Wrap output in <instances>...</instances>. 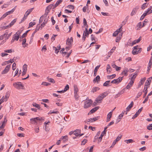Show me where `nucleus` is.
Returning <instances> with one entry per match:
<instances>
[{
    "instance_id": "11",
    "label": "nucleus",
    "mask_w": 152,
    "mask_h": 152,
    "mask_svg": "<svg viewBox=\"0 0 152 152\" xmlns=\"http://www.w3.org/2000/svg\"><path fill=\"white\" fill-rule=\"evenodd\" d=\"M133 80H130V82L128 83V84L126 87V89H129L132 86L134 83Z\"/></svg>"
},
{
    "instance_id": "27",
    "label": "nucleus",
    "mask_w": 152,
    "mask_h": 152,
    "mask_svg": "<svg viewBox=\"0 0 152 152\" xmlns=\"http://www.w3.org/2000/svg\"><path fill=\"white\" fill-rule=\"evenodd\" d=\"M61 138L63 139L64 142H65L68 140V137L67 135L62 137Z\"/></svg>"
},
{
    "instance_id": "7",
    "label": "nucleus",
    "mask_w": 152,
    "mask_h": 152,
    "mask_svg": "<svg viewBox=\"0 0 152 152\" xmlns=\"http://www.w3.org/2000/svg\"><path fill=\"white\" fill-rule=\"evenodd\" d=\"M122 136V135H120V136H118L116 139L113 141L110 148H113L116 143L121 139Z\"/></svg>"
},
{
    "instance_id": "33",
    "label": "nucleus",
    "mask_w": 152,
    "mask_h": 152,
    "mask_svg": "<svg viewBox=\"0 0 152 152\" xmlns=\"http://www.w3.org/2000/svg\"><path fill=\"white\" fill-rule=\"evenodd\" d=\"M17 19H15L12 20L11 22L10 23V26H12V25H13L14 23L16 22L17 21Z\"/></svg>"
},
{
    "instance_id": "32",
    "label": "nucleus",
    "mask_w": 152,
    "mask_h": 152,
    "mask_svg": "<svg viewBox=\"0 0 152 152\" xmlns=\"http://www.w3.org/2000/svg\"><path fill=\"white\" fill-rule=\"evenodd\" d=\"M47 79H48V81L49 82L52 83H55V81L53 79L51 78H49L48 77H47Z\"/></svg>"
},
{
    "instance_id": "1",
    "label": "nucleus",
    "mask_w": 152,
    "mask_h": 152,
    "mask_svg": "<svg viewBox=\"0 0 152 152\" xmlns=\"http://www.w3.org/2000/svg\"><path fill=\"white\" fill-rule=\"evenodd\" d=\"M138 46L137 45L133 47L132 53L133 55L137 54L138 53L140 52L142 50L141 48H138Z\"/></svg>"
},
{
    "instance_id": "15",
    "label": "nucleus",
    "mask_w": 152,
    "mask_h": 152,
    "mask_svg": "<svg viewBox=\"0 0 152 152\" xmlns=\"http://www.w3.org/2000/svg\"><path fill=\"white\" fill-rule=\"evenodd\" d=\"M138 9V8L137 7H136L133 9L131 13V15L132 16L133 15H135L136 14V13L137 12Z\"/></svg>"
},
{
    "instance_id": "62",
    "label": "nucleus",
    "mask_w": 152,
    "mask_h": 152,
    "mask_svg": "<svg viewBox=\"0 0 152 152\" xmlns=\"http://www.w3.org/2000/svg\"><path fill=\"white\" fill-rule=\"evenodd\" d=\"M5 126V124L2 123L1 125L0 126V130L1 129H3L4 128Z\"/></svg>"
},
{
    "instance_id": "17",
    "label": "nucleus",
    "mask_w": 152,
    "mask_h": 152,
    "mask_svg": "<svg viewBox=\"0 0 152 152\" xmlns=\"http://www.w3.org/2000/svg\"><path fill=\"white\" fill-rule=\"evenodd\" d=\"M63 1V0H58L55 5H54V7L53 8V9H54L58 6L59 4L61 3Z\"/></svg>"
},
{
    "instance_id": "21",
    "label": "nucleus",
    "mask_w": 152,
    "mask_h": 152,
    "mask_svg": "<svg viewBox=\"0 0 152 152\" xmlns=\"http://www.w3.org/2000/svg\"><path fill=\"white\" fill-rule=\"evenodd\" d=\"M104 134H106L105 133H103L102 132L98 140V143H99V142H100L102 141V137Z\"/></svg>"
},
{
    "instance_id": "57",
    "label": "nucleus",
    "mask_w": 152,
    "mask_h": 152,
    "mask_svg": "<svg viewBox=\"0 0 152 152\" xmlns=\"http://www.w3.org/2000/svg\"><path fill=\"white\" fill-rule=\"evenodd\" d=\"M16 64L15 63H14L12 64V69L13 70H14L16 69Z\"/></svg>"
},
{
    "instance_id": "59",
    "label": "nucleus",
    "mask_w": 152,
    "mask_h": 152,
    "mask_svg": "<svg viewBox=\"0 0 152 152\" xmlns=\"http://www.w3.org/2000/svg\"><path fill=\"white\" fill-rule=\"evenodd\" d=\"M146 149V147L145 146L143 147L142 148H141L139 149V150L141 151H143L144 150H145Z\"/></svg>"
},
{
    "instance_id": "49",
    "label": "nucleus",
    "mask_w": 152,
    "mask_h": 152,
    "mask_svg": "<svg viewBox=\"0 0 152 152\" xmlns=\"http://www.w3.org/2000/svg\"><path fill=\"white\" fill-rule=\"evenodd\" d=\"M125 142H126L127 143H130L132 142H134L132 139H129L128 140H125Z\"/></svg>"
},
{
    "instance_id": "54",
    "label": "nucleus",
    "mask_w": 152,
    "mask_h": 152,
    "mask_svg": "<svg viewBox=\"0 0 152 152\" xmlns=\"http://www.w3.org/2000/svg\"><path fill=\"white\" fill-rule=\"evenodd\" d=\"M89 34V33L88 32H85V31H84L83 35L86 36V37H88Z\"/></svg>"
},
{
    "instance_id": "19",
    "label": "nucleus",
    "mask_w": 152,
    "mask_h": 152,
    "mask_svg": "<svg viewBox=\"0 0 152 152\" xmlns=\"http://www.w3.org/2000/svg\"><path fill=\"white\" fill-rule=\"evenodd\" d=\"M100 65H98L95 68L94 71V76H95L96 75V72L99 69V67H100Z\"/></svg>"
},
{
    "instance_id": "14",
    "label": "nucleus",
    "mask_w": 152,
    "mask_h": 152,
    "mask_svg": "<svg viewBox=\"0 0 152 152\" xmlns=\"http://www.w3.org/2000/svg\"><path fill=\"white\" fill-rule=\"evenodd\" d=\"M41 26H40L39 24H38L36 27V28L35 31L33 32L32 34V37H34L35 34L40 29Z\"/></svg>"
},
{
    "instance_id": "29",
    "label": "nucleus",
    "mask_w": 152,
    "mask_h": 152,
    "mask_svg": "<svg viewBox=\"0 0 152 152\" xmlns=\"http://www.w3.org/2000/svg\"><path fill=\"white\" fill-rule=\"evenodd\" d=\"M108 94L107 92H104L100 94L101 96H102L103 98L105 97Z\"/></svg>"
},
{
    "instance_id": "39",
    "label": "nucleus",
    "mask_w": 152,
    "mask_h": 152,
    "mask_svg": "<svg viewBox=\"0 0 152 152\" xmlns=\"http://www.w3.org/2000/svg\"><path fill=\"white\" fill-rule=\"evenodd\" d=\"M51 84L49 83H48L46 82H43L42 83V85L45 86H49Z\"/></svg>"
},
{
    "instance_id": "10",
    "label": "nucleus",
    "mask_w": 152,
    "mask_h": 152,
    "mask_svg": "<svg viewBox=\"0 0 152 152\" xmlns=\"http://www.w3.org/2000/svg\"><path fill=\"white\" fill-rule=\"evenodd\" d=\"M146 79V78L145 77L143 78H142L141 79L140 81V82L139 84L138 85L137 88L140 87L141 85L143 84Z\"/></svg>"
},
{
    "instance_id": "9",
    "label": "nucleus",
    "mask_w": 152,
    "mask_h": 152,
    "mask_svg": "<svg viewBox=\"0 0 152 152\" xmlns=\"http://www.w3.org/2000/svg\"><path fill=\"white\" fill-rule=\"evenodd\" d=\"M134 104V103L133 101H132L130 104L127 107L126 109V114H127V112L129 111L131 109L132 107Z\"/></svg>"
},
{
    "instance_id": "40",
    "label": "nucleus",
    "mask_w": 152,
    "mask_h": 152,
    "mask_svg": "<svg viewBox=\"0 0 152 152\" xmlns=\"http://www.w3.org/2000/svg\"><path fill=\"white\" fill-rule=\"evenodd\" d=\"M54 7L53 4H50L49 5H48L46 7V8L48 9V10H50V9H51L52 8V7Z\"/></svg>"
},
{
    "instance_id": "18",
    "label": "nucleus",
    "mask_w": 152,
    "mask_h": 152,
    "mask_svg": "<svg viewBox=\"0 0 152 152\" xmlns=\"http://www.w3.org/2000/svg\"><path fill=\"white\" fill-rule=\"evenodd\" d=\"M99 108V106H97L92 109L90 111L89 113H93L97 111Z\"/></svg>"
},
{
    "instance_id": "25",
    "label": "nucleus",
    "mask_w": 152,
    "mask_h": 152,
    "mask_svg": "<svg viewBox=\"0 0 152 152\" xmlns=\"http://www.w3.org/2000/svg\"><path fill=\"white\" fill-rule=\"evenodd\" d=\"M103 98L102 97L101 95H99L97 99L95 100V101L97 103L99 101H102Z\"/></svg>"
},
{
    "instance_id": "46",
    "label": "nucleus",
    "mask_w": 152,
    "mask_h": 152,
    "mask_svg": "<svg viewBox=\"0 0 152 152\" xmlns=\"http://www.w3.org/2000/svg\"><path fill=\"white\" fill-rule=\"evenodd\" d=\"M15 58V57L12 59H11L10 60H9L8 61H6V62H7L8 64L9 63H12L14 61V59Z\"/></svg>"
},
{
    "instance_id": "24",
    "label": "nucleus",
    "mask_w": 152,
    "mask_h": 152,
    "mask_svg": "<svg viewBox=\"0 0 152 152\" xmlns=\"http://www.w3.org/2000/svg\"><path fill=\"white\" fill-rule=\"evenodd\" d=\"M100 76L99 75H97L95 78H94L93 81L98 83V82L100 81Z\"/></svg>"
},
{
    "instance_id": "53",
    "label": "nucleus",
    "mask_w": 152,
    "mask_h": 152,
    "mask_svg": "<svg viewBox=\"0 0 152 152\" xmlns=\"http://www.w3.org/2000/svg\"><path fill=\"white\" fill-rule=\"evenodd\" d=\"M53 48L54 50H55V53H58L59 51V50H58V49H57V48L54 46H53Z\"/></svg>"
},
{
    "instance_id": "16",
    "label": "nucleus",
    "mask_w": 152,
    "mask_h": 152,
    "mask_svg": "<svg viewBox=\"0 0 152 152\" xmlns=\"http://www.w3.org/2000/svg\"><path fill=\"white\" fill-rule=\"evenodd\" d=\"M112 112H110L107 115V119L106 122H107L110 121V118L112 117Z\"/></svg>"
},
{
    "instance_id": "64",
    "label": "nucleus",
    "mask_w": 152,
    "mask_h": 152,
    "mask_svg": "<svg viewBox=\"0 0 152 152\" xmlns=\"http://www.w3.org/2000/svg\"><path fill=\"white\" fill-rule=\"evenodd\" d=\"M47 23H45L44 22H43L40 26H41L40 28H41V29L42 28L44 27V26H45V24Z\"/></svg>"
},
{
    "instance_id": "3",
    "label": "nucleus",
    "mask_w": 152,
    "mask_h": 152,
    "mask_svg": "<svg viewBox=\"0 0 152 152\" xmlns=\"http://www.w3.org/2000/svg\"><path fill=\"white\" fill-rule=\"evenodd\" d=\"M93 103V101L91 99H87L85 102L84 108H87L90 107Z\"/></svg>"
},
{
    "instance_id": "51",
    "label": "nucleus",
    "mask_w": 152,
    "mask_h": 152,
    "mask_svg": "<svg viewBox=\"0 0 152 152\" xmlns=\"http://www.w3.org/2000/svg\"><path fill=\"white\" fill-rule=\"evenodd\" d=\"M69 89V86L68 85H66L65 86V88L64 89V91L65 92L67 90H68Z\"/></svg>"
},
{
    "instance_id": "61",
    "label": "nucleus",
    "mask_w": 152,
    "mask_h": 152,
    "mask_svg": "<svg viewBox=\"0 0 152 152\" xmlns=\"http://www.w3.org/2000/svg\"><path fill=\"white\" fill-rule=\"evenodd\" d=\"M148 20H147L145 19V20L143 22L142 27H144L145 26V25H146V24H145V23L148 22Z\"/></svg>"
},
{
    "instance_id": "5",
    "label": "nucleus",
    "mask_w": 152,
    "mask_h": 152,
    "mask_svg": "<svg viewBox=\"0 0 152 152\" xmlns=\"http://www.w3.org/2000/svg\"><path fill=\"white\" fill-rule=\"evenodd\" d=\"M124 77H119L118 79H114L111 82V83H118L120 82L123 79Z\"/></svg>"
},
{
    "instance_id": "42",
    "label": "nucleus",
    "mask_w": 152,
    "mask_h": 152,
    "mask_svg": "<svg viewBox=\"0 0 152 152\" xmlns=\"http://www.w3.org/2000/svg\"><path fill=\"white\" fill-rule=\"evenodd\" d=\"M137 75V73L133 75L132 77L131 78V80H133L134 81Z\"/></svg>"
},
{
    "instance_id": "2",
    "label": "nucleus",
    "mask_w": 152,
    "mask_h": 152,
    "mask_svg": "<svg viewBox=\"0 0 152 152\" xmlns=\"http://www.w3.org/2000/svg\"><path fill=\"white\" fill-rule=\"evenodd\" d=\"M34 8H31L28 10L26 12L24 15V17L21 20L20 22L19 23H21L26 18H27L28 16L29 15L30 13L32 12Z\"/></svg>"
},
{
    "instance_id": "43",
    "label": "nucleus",
    "mask_w": 152,
    "mask_h": 152,
    "mask_svg": "<svg viewBox=\"0 0 152 152\" xmlns=\"http://www.w3.org/2000/svg\"><path fill=\"white\" fill-rule=\"evenodd\" d=\"M147 15V14L145 12L141 16V17L140 18V20H142L145 17V16Z\"/></svg>"
},
{
    "instance_id": "41",
    "label": "nucleus",
    "mask_w": 152,
    "mask_h": 152,
    "mask_svg": "<svg viewBox=\"0 0 152 152\" xmlns=\"http://www.w3.org/2000/svg\"><path fill=\"white\" fill-rule=\"evenodd\" d=\"M67 7L69 9H72V10H74L75 9L74 6L72 5H68Z\"/></svg>"
},
{
    "instance_id": "13",
    "label": "nucleus",
    "mask_w": 152,
    "mask_h": 152,
    "mask_svg": "<svg viewBox=\"0 0 152 152\" xmlns=\"http://www.w3.org/2000/svg\"><path fill=\"white\" fill-rule=\"evenodd\" d=\"M128 72V68L125 67L121 73V74L122 75H124L125 76H127L128 75L127 72Z\"/></svg>"
},
{
    "instance_id": "26",
    "label": "nucleus",
    "mask_w": 152,
    "mask_h": 152,
    "mask_svg": "<svg viewBox=\"0 0 152 152\" xmlns=\"http://www.w3.org/2000/svg\"><path fill=\"white\" fill-rule=\"evenodd\" d=\"M41 18H42L43 20H44V22L45 23H47L48 22V19L46 18V16L42 15L41 16Z\"/></svg>"
},
{
    "instance_id": "6",
    "label": "nucleus",
    "mask_w": 152,
    "mask_h": 152,
    "mask_svg": "<svg viewBox=\"0 0 152 152\" xmlns=\"http://www.w3.org/2000/svg\"><path fill=\"white\" fill-rule=\"evenodd\" d=\"M10 67V64L7 65L4 70L2 72L1 74H4L7 73L9 71Z\"/></svg>"
},
{
    "instance_id": "47",
    "label": "nucleus",
    "mask_w": 152,
    "mask_h": 152,
    "mask_svg": "<svg viewBox=\"0 0 152 152\" xmlns=\"http://www.w3.org/2000/svg\"><path fill=\"white\" fill-rule=\"evenodd\" d=\"M119 33V31L118 30H117L113 33V36L114 37H116Z\"/></svg>"
},
{
    "instance_id": "22",
    "label": "nucleus",
    "mask_w": 152,
    "mask_h": 152,
    "mask_svg": "<svg viewBox=\"0 0 152 152\" xmlns=\"http://www.w3.org/2000/svg\"><path fill=\"white\" fill-rule=\"evenodd\" d=\"M33 105L34 107H35L37 108V109H38L41 110H42V109H40L41 107H40V105L39 104H37L35 103H34L33 104Z\"/></svg>"
},
{
    "instance_id": "60",
    "label": "nucleus",
    "mask_w": 152,
    "mask_h": 152,
    "mask_svg": "<svg viewBox=\"0 0 152 152\" xmlns=\"http://www.w3.org/2000/svg\"><path fill=\"white\" fill-rule=\"evenodd\" d=\"M83 23L84 26H87V22L86 20L84 18L83 20Z\"/></svg>"
},
{
    "instance_id": "12",
    "label": "nucleus",
    "mask_w": 152,
    "mask_h": 152,
    "mask_svg": "<svg viewBox=\"0 0 152 152\" xmlns=\"http://www.w3.org/2000/svg\"><path fill=\"white\" fill-rule=\"evenodd\" d=\"M73 41V38L71 37L70 39L68 38L66 41V43L69 46L71 45Z\"/></svg>"
},
{
    "instance_id": "35",
    "label": "nucleus",
    "mask_w": 152,
    "mask_h": 152,
    "mask_svg": "<svg viewBox=\"0 0 152 152\" xmlns=\"http://www.w3.org/2000/svg\"><path fill=\"white\" fill-rule=\"evenodd\" d=\"M50 12V10H48L46 8L45 11V14L43 15L47 16L48 15V13Z\"/></svg>"
},
{
    "instance_id": "56",
    "label": "nucleus",
    "mask_w": 152,
    "mask_h": 152,
    "mask_svg": "<svg viewBox=\"0 0 152 152\" xmlns=\"http://www.w3.org/2000/svg\"><path fill=\"white\" fill-rule=\"evenodd\" d=\"M147 128L149 130H152V126L151 125V124H150L147 127Z\"/></svg>"
},
{
    "instance_id": "38",
    "label": "nucleus",
    "mask_w": 152,
    "mask_h": 152,
    "mask_svg": "<svg viewBox=\"0 0 152 152\" xmlns=\"http://www.w3.org/2000/svg\"><path fill=\"white\" fill-rule=\"evenodd\" d=\"M27 66L26 64H24L23 66V71L27 72Z\"/></svg>"
},
{
    "instance_id": "4",
    "label": "nucleus",
    "mask_w": 152,
    "mask_h": 152,
    "mask_svg": "<svg viewBox=\"0 0 152 152\" xmlns=\"http://www.w3.org/2000/svg\"><path fill=\"white\" fill-rule=\"evenodd\" d=\"M13 85L15 88L18 89H22L24 87L20 82L15 83L13 84Z\"/></svg>"
},
{
    "instance_id": "34",
    "label": "nucleus",
    "mask_w": 152,
    "mask_h": 152,
    "mask_svg": "<svg viewBox=\"0 0 152 152\" xmlns=\"http://www.w3.org/2000/svg\"><path fill=\"white\" fill-rule=\"evenodd\" d=\"M125 112V111H124V112H123L122 113L120 114L118 117V119H121L122 117H123L124 114Z\"/></svg>"
},
{
    "instance_id": "48",
    "label": "nucleus",
    "mask_w": 152,
    "mask_h": 152,
    "mask_svg": "<svg viewBox=\"0 0 152 152\" xmlns=\"http://www.w3.org/2000/svg\"><path fill=\"white\" fill-rule=\"evenodd\" d=\"M99 117H96L95 118H92V120L91 121V122H93V121H95L97 120H98L99 119Z\"/></svg>"
},
{
    "instance_id": "63",
    "label": "nucleus",
    "mask_w": 152,
    "mask_h": 152,
    "mask_svg": "<svg viewBox=\"0 0 152 152\" xmlns=\"http://www.w3.org/2000/svg\"><path fill=\"white\" fill-rule=\"evenodd\" d=\"M72 52V50H71L69 53L67 54V56H66L65 57L66 58H69Z\"/></svg>"
},
{
    "instance_id": "52",
    "label": "nucleus",
    "mask_w": 152,
    "mask_h": 152,
    "mask_svg": "<svg viewBox=\"0 0 152 152\" xmlns=\"http://www.w3.org/2000/svg\"><path fill=\"white\" fill-rule=\"evenodd\" d=\"M34 119H36V121H42L43 119L42 118H39V117H37L35 118H33Z\"/></svg>"
},
{
    "instance_id": "55",
    "label": "nucleus",
    "mask_w": 152,
    "mask_h": 152,
    "mask_svg": "<svg viewBox=\"0 0 152 152\" xmlns=\"http://www.w3.org/2000/svg\"><path fill=\"white\" fill-rule=\"evenodd\" d=\"M87 140L86 139H84L83 140L82 142L81 145H84L87 142Z\"/></svg>"
},
{
    "instance_id": "45",
    "label": "nucleus",
    "mask_w": 152,
    "mask_h": 152,
    "mask_svg": "<svg viewBox=\"0 0 152 152\" xmlns=\"http://www.w3.org/2000/svg\"><path fill=\"white\" fill-rule=\"evenodd\" d=\"M35 24H36V23L35 22H30L29 23V27H32L33 26L35 25Z\"/></svg>"
},
{
    "instance_id": "8",
    "label": "nucleus",
    "mask_w": 152,
    "mask_h": 152,
    "mask_svg": "<svg viewBox=\"0 0 152 152\" xmlns=\"http://www.w3.org/2000/svg\"><path fill=\"white\" fill-rule=\"evenodd\" d=\"M143 107H142L140 109H139L136 112V113H135L134 115L132 117V119H134V118L137 117L139 114L140 113V112L142 111Z\"/></svg>"
},
{
    "instance_id": "37",
    "label": "nucleus",
    "mask_w": 152,
    "mask_h": 152,
    "mask_svg": "<svg viewBox=\"0 0 152 152\" xmlns=\"http://www.w3.org/2000/svg\"><path fill=\"white\" fill-rule=\"evenodd\" d=\"M152 65V56H151L149 61L148 63V65H149V67H151Z\"/></svg>"
},
{
    "instance_id": "44",
    "label": "nucleus",
    "mask_w": 152,
    "mask_h": 152,
    "mask_svg": "<svg viewBox=\"0 0 152 152\" xmlns=\"http://www.w3.org/2000/svg\"><path fill=\"white\" fill-rule=\"evenodd\" d=\"M147 88L148 87H146V89H145V90L143 91V92H144V94L143 95V98L145 97L147 94L148 92Z\"/></svg>"
},
{
    "instance_id": "20",
    "label": "nucleus",
    "mask_w": 152,
    "mask_h": 152,
    "mask_svg": "<svg viewBox=\"0 0 152 152\" xmlns=\"http://www.w3.org/2000/svg\"><path fill=\"white\" fill-rule=\"evenodd\" d=\"M100 89L99 88L97 87H94L92 88L91 92L93 93H94L95 92H96L97 91L99 90Z\"/></svg>"
},
{
    "instance_id": "36",
    "label": "nucleus",
    "mask_w": 152,
    "mask_h": 152,
    "mask_svg": "<svg viewBox=\"0 0 152 152\" xmlns=\"http://www.w3.org/2000/svg\"><path fill=\"white\" fill-rule=\"evenodd\" d=\"M74 96L76 100H78L79 97L77 93H74Z\"/></svg>"
},
{
    "instance_id": "30",
    "label": "nucleus",
    "mask_w": 152,
    "mask_h": 152,
    "mask_svg": "<svg viewBox=\"0 0 152 152\" xmlns=\"http://www.w3.org/2000/svg\"><path fill=\"white\" fill-rule=\"evenodd\" d=\"M137 26L138 27V28L137 29V30H140L142 28V26L141 22H140L138 23L137 25Z\"/></svg>"
},
{
    "instance_id": "28",
    "label": "nucleus",
    "mask_w": 152,
    "mask_h": 152,
    "mask_svg": "<svg viewBox=\"0 0 152 152\" xmlns=\"http://www.w3.org/2000/svg\"><path fill=\"white\" fill-rule=\"evenodd\" d=\"M19 38V36L14 34L12 38L14 39L15 40L18 41V40Z\"/></svg>"
},
{
    "instance_id": "31",
    "label": "nucleus",
    "mask_w": 152,
    "mask_h": 152,
    "mask_svg": "<svg viewBox=\"0 0 152 152\" xmlns=\"http://www.w3.org/2000/svg\"><path fill=\"white\" fill-rule=\"evenodd\" d=\"M148 4H147L146 3L143 4L141 7V9L142 10L144 9L146 7H147Z\"/></svg>"
},
{
    "instance_id": "50",
    "label": "nucleus",
    "mask_w": 152,
    "mask_h": 152,
    "mask_svg": "<svg viewBox=\"0 0 152 152\" xmlns=\"http://www.w3.org/2000/svg\"><path fill=\"white\" fill-rule=\"evenodd\" d=\"M152 7L150 6L148 9H147V11H145V12L147 14L148 13H148H149L151 11V10H152L151 9Z\"/></svg>"
},
{
    "instance_id": "23",
    "label": "nucleus",
    "mask_w": 152,
    "mask_h": 152,
    "mask_svg": "<svg viewBox=\"0 0 152 152\" xmlns=\"http://www.w3.org/2000/svg\"><path fill=\"white\" fill-rule=\"evenodd\" d=\"M152 79V78H151V79ZM149 80H147L145 83V86H148L150 85V82L151 81V78H149Z\"/></svg>"
},
{
    "instance_id": "58",
    "label": "nucleus",
    "mask_w": 152,
    "mask_h": 152,
    "mask_svg": "<svg viewBox=\"0 0 152 152\" xmlns=\"http://www.w3.org/2000/svg\"><path fill=\"white\" fill-rule=\"evenodd\" d=\"M142 92H139L137 94V96H136L135 99H137L138 97L141 96V95L142 94Z\"/></svg>"
}]
</instances>
